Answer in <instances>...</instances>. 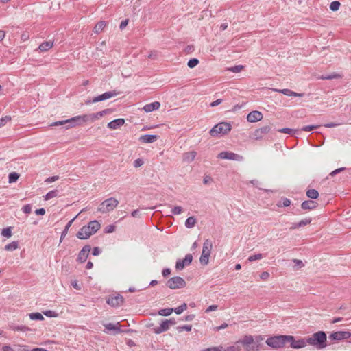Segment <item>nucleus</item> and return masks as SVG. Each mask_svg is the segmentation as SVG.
Segmentation results:
<instances>
[{
  "instance_id": "bb28decb",
  "label": "nucleus",
  "mask_w": 351,
  "mask_h": 351,
  "mask_svg": "<svg viewBox=\"0 0 351 351\" xmlns=\"http://www.w3.org/2000/svg\"><path fill=\"white\" fill-rule=\"evenodd\" d=\"M19 248L17 241H12L5 246V250L7 251H14Z\"/></svg>"
},
{
  "instance_id": "39448f33",
  "label": "nucleus",
  "mask_w": 351,
  "mask_h": 351,
  "mask_svg": "<svg viewBox=\"0 0 351 351\" xmlns=\"http://www.w3.org/2000/svg\"><path fill=\"white\" fill-rule=\"evenodd\" d=\"M232 129L231 124L227 122H221L216 124L209 132L210 136L213 137L219 135H225L230 132Z\"/></svg>"
},
{
  "instance_id": "423d86ee",
  "label": "nucleus",
  "mask_w": 351,
  "mask_h": 351,
  "mask_svg": "<svg viewBox=\"0 0 351 351\" xmlns=\"http://www.w3.org/2000/svg\"><path fill=\"white\" fill-rule=\"evenodd\" d=\"M286 343H287V335H283L273 336L266 340L267 345L275 349L283 348Z\"/></svg>"
},
{
  "instance_id": "680f3d73",
  "label": "nucleus",
  "mask_w": 351,
  "mask_h": 351,
  "mask_svg": "<svg viewBox=\"0 0 351 351\" xmlns=\"http://www.w3.org/2000/svg\"><path fill=\"white\" fill-rule=\"evenodd\" d=\"M292 131L293 130L291 129H289V128H282V129H280L278 130V132H280L281 133H285V134H291Z\"/></svg>"
},
{
  "instance_id": "de8ad7c7",
  "label": "nucleus",
  "mask_w": 351,
  "mask_h": 351,
  "mask_svg": "<svg viewBox=\"0 0 351 351\" xmlns=\"http://www.w3.org/2000/svg\"><path fill=\"white\" fill-rule=\"evenodd\" d=\"M293 263H295L294 267L298 269L302 268L304 266V264L302 261L298 259H294Z\"/></svg>"
},
{
  "instance_id": "412c9836",
  "label": "nucleus",
  "mask_w": 351,
  "mask_h": 351,
  "mask_svg": "<svg viewBox=\"0 0 351 351\" xmlns=\"http://www.w3.org/2000/svg\"><path fill=\"white\" fill-rule=\"evenodd\" d=\"M158 138L157 135L145 134L142 135L139 138V141L144 143H152Z\"/></svg>"
},
{
  "instance_id": "5fc2aeb1",
  "label": "nucleus",
  "mask_w": 351,
  "mask_h": 351,
  "mask_svg": "<svg viewBox=\"0 0 351 351\" xmlns=\"http://www.w3.org/2000/svg\"><path fill=\"white\" fill-rule=\"evenodd\" d=\"M182 207L180 206H176L173 210H172V213L174 214V215H179L182 213Z\"/></svg>"
},
{
  "instance_id": "69168bd1",
  "label": "nucleus",
  "mask_w": 351,
  "mask_h": 351,
  "mask_svg": "<svg viewBox=\"0 0 351 351\" xmlns=\"http://www.w3.org/2000/svg\"><path fill=\"white\" fill-rule=\"evenodd\" d=\"M101 252V250L98 247H95L93 250V255L94 256H98Z\"/></svg>"
},
{
  "instance_id": "393cba45",
  "label": "nucleus",
  "mask_w": 351,
  "mask_h": 351,
  "mask_svg": "<svg viewBox=\"0 0 351 351\" xmlns=\"http://www.w3.org/2000/svg\"><path fill=\"white\" fill-rule=\"evenodd\" d=\"M53 46V43L51 41H45L39 45V50L42 52H45L51 49Z\"/></svg>"
},
{
  "instance_id": "c9c22d12",
  "label": "nucleus",
  "mask_w": 351,
  "mask_h": 351,
  "mask_svg": "<svg viewBox=\"0 0 351 351\" xmlns=\"http://www.w3.org/2000/svg\"><path fill=\"white\" fill-rule=\"evenodd\" d=\"M243 69H244V66H243V65H237V66H234L228 69V71H230L233 73H239L241 71H243Z\"/></svg>"
},
{
  "instance_id": "7c9ffc66",
  "label": "nucleus",
  "mask_w": 351,
  "mask_h": 351,
  "mask_svg": "<svg viewBox=\"0 0 351 351\" xmlns=\"http://www.w3.org/2000/svg\"><path fill=\"white\" fill-rule=\"evenodd\" d=\"M241 346L236 341L233 346L228 347L223 351H241Z\"/></svg>"
},
{
  "instance_id": "e2e57ef3",
  "label": "nucleus",
  "mask_w": 351,
  "mask_h": 351,
  "mask_svg": "<svg viewBox=\"0 0 351 351\" xmlns=\"http://www.w3.org/2000/svg\"><path fill=\"white\" fill-rule=\"evenodd\" d=\"M14 351H30L27 346H19Z\"/></svg>"
},
{
  "instance_id": "8fccbe9b",
  "label": "nucleus",
  "mask_w": 351,
  "mask_h": 351,
  "mask_svg": "<svg viewBox=\"0 0 351 351\" xmlns=\"http://www.w3.org/2000/svg\"><path fill=\"white\" fill-rule=\"evenodd\" d=\"M319 126L318 125H307V126H304L302 130V131H305V132H309V131H311L315 128H317Z\"/></svg>"
},
{
  "instance_id": "5701e85b",
  "label": "nucleus",
  "mask_w": 351,
  "mask_h": 351,
  "mask_svg": "<svg viewBox=\"0 0 351 351\" xmlns=\"http://www.w3.org/2000/svg\"><path fill=\"white\" fill-rule=\"evenodd\" d=\"M160 107V104L158 101H154L148 104H146L143 107V110L146 112H151L154 110L159 109Z\"/></svg>"
},
{
  "instance_id": "f8f14e48",
  "label": "nucleus",
  "mask_w": 351,
  "mask_h": 351,
  "mask_svg": "<svg viewBox=\"0 0 351 351\" xmlns=\"http://www.w3.org/2000/svg\"><path fill=\"white\" fill-rule=\"evenodd\" d=\"M90 250L91 247L90 245H86L84 246L78 254L77 261L79 262L80 263H84L86 261L87 258L88 257Z\"/></svg>"
},
{
  "instance_id": "6e6d98bb",
  "label": "nucleus",
  "mask_w": 351,
  "mask_h": 351,
  "mask_svg": "<svg viewBox=\"0 0 351 351\" xmlns=\"http://www.w3.org/2000/svg\"><path fill=\"white\" fill-rule=\"evenodd\" d=\"M228 326V324L226 323H223V324H221V326H216L214 328V330L215 331H219L220 330H222V329H225Z\"/></svg>"
},
{
  "instance_id": "ddd939ff",
  "label": "nucleus",
  "mask_w": 351,
  "mask_h": 351,
  "mask_svg": "<svg viewBox=\"0 0 351 351\" xmlns=\"http://www.w3.org/2000/svg\"><path fill=\"white\" fill-rule=\"evenodd\" d=\"M118 95H119V92H117L116 90H112V91H110V92H106V93H103V94H101L100 95L95 97L93 99V103H97V102H99V101L106 100V99H110L112 97H116Z\"/></svg>"
},
{
  "instance_id": "774afa93",
  "label": "nucleus",
  "mask_w": 351,
  "mask_h": 351,
  "mask_svg": "<svg viewBox=\"0 0 351 351\" xmlns=\"http://www.w3.org/2000/svg\"><path fill=\"white\" fill-rule=\"evenodd\" d=\"M3 351H14V350L10 346L5 345L2 347Z\"/></svg>"
},
{
  "instance_id": "20e7f679",
  "label": "nucleus",
  "mask_w": 351,
  "mask_h": 351,
  "mask_svg": "<svg viewBox=\"0 0 351 351\" xmlns=\"http://www.w3.org/2000/svg\"><path fill=\"white\" fill-rule=\"evenodd\" d=\"M308 344L322 350L327 346V337L324 331H318L307 337Z\"/></svg>"
},
{
  "instance_id": "f257e3e1",
  "label": "nucleus",
  "mask_w": 351,
  "mask_h": 351,
  "mask_svg": "<svg viewBox=\"0 0 351 351\" xmlns=\"http://www.w3.org/2000/svg\"><path fill=\"white\" fill-rule=\"evenodd\" d=\"M112 112V110L111 109L108 108L98 112L89 114L78 115L66 120L56 121L54 122L51 125H62L65 123H69L70 125H69L67 128H73L77 125H80L84 123H93L97 120L100 119L101 117L110 114Z\"/></svg>"
},
{
  "instance_id": "4c0bfd02",
  "label": "nucleus",
  "mask_w": 351,
  "mask_h": 351,
  "mask_svg": "<svg viewBox=\"0 0 351 351\" xmlns=\"http://www.w3.org/2000/svg\"><path fill=\"white\" fill-rule=\"evenodd\" d=\"M173 311V308H164V309H161L158 313H159V315H162V316H168V315H170Z\"/></svg>"
},
{
  "instance_id": "7ed1b4c3",
  "label": "nucleus",
  "mask_w": 351,
  "mask_h": 351,
  "mask_svg": "<svg viewBox=\"0 0 351 351\" xmlns=\"http://www.w3.org/2000/svg\"><path fill=\"white\" fill-rule=\"evenodd\" d=\"M101 228L100 223L97 221H91L88 225L84 226L77 233V237L80 239H87L91 235L96 233Z\"/></svg>"
},
{
  "instance_id": "cd10ccee",
  "label": "nucleus",
  "mask_w": 351,
  "mask_h": 351,
  "mask_svg": "<svg viewBox=\"0 0 351 351\" xmlns=\"http://www.w3.org/2000/svg\"><path fill=\"white\" fill-rule=\"evenodd\" d=\"M306 195L311 199H317L319 196V193L315 189H308L306 191Z\"/></svg>"
},
{
  "instance_id": "37998d69",
  "label": "nucleus",
  "mask_w": 351,
  "mask_h": 351,
  "mask_svg": "<svg viewBox=\"0 0 351 351\" xmlns=\"http://www.w3.org/2000/svg\"><path fill=\"white\" fill-rule=\"evenodd\" d=\"M192 329V326L191 325H184V326H179L177 328V330L179 332H182L183 330H186V331H191Z\"/></svg>"
},
{
  "instance_id": "473e14b6",
  "label": "nucleus",
  "mask_w": 351,
  "mask_h": 351,
  "mask_svg": "<svg viewBox=\"0 0 351 351\" xmlns=\"http://www.w3.org/2000/svg\"><path fill=\"white\" fill-rule=\"evenodd\" d=\"M186 308H187V305L186 303H184L181 306L173 309V311L176 314L179 315V314H181L182 312H184L185 310H186Z\"/></svg>"
},
{
  "instance_id": "a18cd8bd",
  "label": "nucleus",
  "mask_w": 351,
  "mask_h": 351,
  "mask_svg": "<svg viewBox=\"0 0 351 351\" xmlns=\"http://www.w3.org/2000/svg\"><path fill=\"white\" fill-rule=\"evenodd\" d=\"M269 130H270V128L269 126H265V127H263V128L257 130L256 131V134H266V133L269 132Z\"/></svg>"
},
{
  "instance_id": "0eeeda50",
  "label": "nucleus",
  "mask_w": 351,
  "mask_h": 351,
  "mask_svg": "<svg viewBox=\"0 0 351 351\" xmlns=\"http://www.w3.org/2000/svg\"><path fill=\"white\" fill-rule=\"evenodd\" d=\"M119 201L115 198L110 197L104 201L99 206L98 210L105 213L113 210L118 205Z\"/></svg>"
},
{
  "instance_id": "9d476101",
  "label": "nucleus",
  "mask_w": 351,
  "mask_h": 351,
  "mask_svg": "<svg viewBox=\"0 0 351 351\" xmlns=\"http://www.w3.org/2000/svg\"><path fill=\"white\" fill-rule=\"evenodd\" d=\"M167 285L169 288L171 289H180L185 287L186 282L182 278L176 276L170 278L167 281Z\"/></svg>"
},
{
  "instance_id": "3c124183",
  "label": "nucleus",
  "mask_w": 351,
  "mask_h": 351,
  "mask_svg": "<svg viewBox=\"0 0 351 351\" xmlns=\"http://www.w3.org/2000/svg\"><path fill=\"white\" fill-rule=\"evenodd\" d=\"M269 274L267 271H263L261 274L260 278L263 280H267L269 278Z\"/></svg>"
},
{
  "instance_id": "72a5a7b5",
  "label": "nucleus",
  "mask_w": 351,
  "mask_h": 351,
  "mask_svg": "<svg viewBox=\"0 0 351 351\" xmlns=\"http://www.w3.org/2000/svg\"><path fill=\"white\" fill-rule=\"evenodd\" d=\"M57 194H58L57 191H56V190L51 191L45 195V196L44 197V199H45V200H49L50 199H52V198L56 197Z\"/></svg>"
},
{
  "instance_id": "13d9d810",
  "label": "nucleus",
  "mask_w": 351,
  "mask_h": 351,
  "mask_svg": "<svg viewBox=\"0 0 351 351\" xmlns=\"http://www.w3.org/2000/svg\"><path fill=\"white\" fill-rule=\"evenodd\" d=\"M218 306L217 305H210L209 306L206 310V313H209L210 311H216L217 309Z\"/></svg>"
},
{
  "instance_id": "2eb2a0df",
  "label": "nucleus",
  "mask_w": 351,
  "mask_h": 351,
  "mask_svg": "<svg viewBox=\"0 0 351 351\" xmlns=\"http://www.w3.org/2000/svg\"><path fill=\"white\" fill-rule=\"evenodd\" d=\"M124 299L120 295H111L107 299V303L112 306H119L123 303Z\"/></svg>"
},
{
  "instance_id": "a211bd4d",
  "label": "nucleus",
  "mask_w": 351,
  "mask_h": 351,
  "mask_svg": "<svg viewBox=\"0 0 351 351\" xmlns=\"http://www.w3.org/2000/svg\"><path fill=\"white\" fill-rule=\"evenodd\" d=\"M125 124L124 119H117L109 122L107 125L108 128L112 130H117Z\"/></svg>"
},
{
  "instance_id": "dca6fc26",
  "label": "nucleus",
  "mask_w": 351,
  "mask_h": 351,
  "mask_svg": "<svg viewBox=\"0 0 351 351\" xmlns=\"http://www.w3.org/2000/svg\"><path fill=\"white\" fill-rule=\"evenodd\" d=\"M263 114L257 110L250 112L247 116V121L250 123H255L261 121L263 119Z\"/></svg>"
},
{
  "instance_id": "338daca9",
  "label": "nucleus",
  "mask_w": 351,
  "mask_h": 351,
  "mask_svg": "<svg viewBox=\"0 0 351 351\" xmlns=\"http://www.w3.org/2000/svg\"><path fill=\"white\" fill-rule=\"evenodd\" d=\"M114 226H108L106 228V232L110 233L114 231Z\"/></svg>"
},
{
  "instance_id": "1a4fd4ad",
  "label": "nucleus",
  "mask_w": 351,
  "mask_h": 351,
  "mask_svg": "<svg viewBox=\"0 0 351 351\" xmlns=\"http://www.w3.org/2000/svg\"><path fill=\"white\" fill-rule=\"evenodd\" d=\"M287 343H290V346L294 349H300L306 347L308 344L307 338L295 339L292 335H287Z\"/></svg>"
},
{
  "instance_id": "58836bf2",
  "label": "nucleus",
  "mask_w": 351,
  "mask_h": 351,
  "mask_svg": "<svg viewBox=\"0 0 351 351\" xmlns=\"http://www.w3.org/2000/svg\"><path fill=\"white\" fill-rule=\"evenodd\" d=\"M263 258V256L262 254H257L254 255H251L248 257L247 260L250 262H253L256 260H261Z\"/></svg>"
},
{
  "instance_id": "f03ea898",
  "label": "nucleus",
  "mask_w": 351,
  "mask_h": 351,
  "mask_svg": "<svg viewBox=\"0 0 351 351\" xmlns=\"http://www.w3.org/2000/svg\"><path fill=\"white\" fill-rule=\"evenodd\" d=\"M263 340L261 335L254 337L252 335H245L237 342L242 347L244 351H258L260 350V343Z\"/></svg>"
},
{
  "instance_id": "49530a36",
  "label": "nucleus",
  "mask_w": 351,
  "mask_h": 351,
  "mask_svg": "<svg viewBox=\"0 0 351 351\" xmlns=\"http://www.w3.org/2000/svg\"><path fill=\"white\" fill-rule=\"evenodd\" d=\"M11 118L8 116H5V117H2L0 119V128L4 126L6 123L10 121Z\"/></svg>"
},
{
  "instance_id": "b1692460",
  "label": "nucleus",
  "mask_w": 351,
  "mask_h": 351,
  "mask_svg": "<svg viewBox=\"0 0 351 351\" xmlns=\"http://www.w3.org/2000/svg\"><path fill=\"white\" fill-rule=\"evenodd\" d=\"M274 90L276 92H280V93H281L285 95H288V96L303 97V95H304L303 93H298L293 92L287 88L282 89V90L274 89Z\"/></svg>"
},
{
  "instance_id": "a878e982",
  "label": "nucleus",
  "mask_w": 351,
  "mask_h": 351,
  "mask_svg": "<svg viewBox=\"0 0 351 351\" xmlns=\"http://www.w3.org/2000/svg\"><path fill=\"white\" fill-rule=\"evenodd\" d=\"M301 207L304 210H312L317 207V203L313 201H304L302 202Z\"/></svg>"
},
{
  "instance_id": "4be33fe9",
  "label": "nucleus",
  "mask_w": 351,
  "mask_h": 351,
  "mask_svg": "<svg viewBox=\"0 0 351 351\" xmlns=\"http://www.w3.org/2000/svg\"><path fill=\"white\" fill-rule=\"evenodd\" d=\"M197 152L195 151L185 152L183 154V161L186 163H190L195 160Z\"/></svg>"
},
{
  "instance_id": "864d4df0",
  "label": "nucleus",
  "mask_w": 351,
  "mask_h": 351,
  "mask_svg": "<svg viewBox=\"0 0 351 351\" xmlns=\"http://www.w3.org/2000/svg\"><path fill=\"white\" fill-rule=\"evenodd\" d=\"M71 285L74 289L76 290H80L82 287L81 285H80L77 282V280H73L71 282Z\"/></svg>"
},
{
  "instance_id": "052dcab7",
  "label": "nucleus",
  "mask_w": 351,
  "mask_h": 351,
  "mask_svg": "<svg viewBox=\"0 0 351 351\" xmlns=\"http://www.w3.org/2000/svg\"><path fill=\"white\" fill-rule=\"evenodd\" d=\"M221 102H222V99H218L213 101L212 103H210V105L211 107H215V106H217L221 104Z\"/></svg>"
},
{
  "instance_id": "6e6552de",
  "label": "nucleus",
  "mask_w": 351,
  "mask_h": 351,
  "mask_svg": "<svg viewBox=\"0 0 351 351\" xmlns=\"http://www.w3.org/2000/svg\"><path fill=\"white\" fill-rule=\"evenodd\" d=\"M213 243L210 240L206 239L203 245L202 255L200 256V262L203 265H207L209 261Z\"/></svg>"
},
{
  "instance_id": "a19ab883",
  "label": "nucleus",
  "mask_w": 351,
  "mask_h": 351,
  "mask_svg": "<svg viewBox=\"0 0 351 351\" xmlns=\"http://www.w3.org/2000/svg\"><path fill=\"white\" fill-rule=\"evenodd\" d=\"M119 325V323H117V325L110 323V324H106L105 327L107 330H119V328L118 326Z\"/></svg>"
},
{
  "instance_id": "79ce46f5",
  "label": "nucleus",
  "mask_w": 351,
  "mask_h": 351,
  "mask_svg": "<svg viewBox=\"0 0 351 351\" xmlns=\"http://www.w3.org/2000/svg\"><path fill=\"white\" fill-rule=\"evenodd\" d=\"M198 63L199 60L197 58H193L188 62L187 65L189 68L192 69L196 66L198 64Z\"/></svg>"
},
{
  "instance_id": "9b49d317",
  "label": "nucleus",
  "mask_w": 351,
  "mask_h": 351,
  "mask_svg": "<svg viewBox=\"0 0 351 351\" xmlns=\"http://www.w3.org/2000/svg\"><path fill=\"white\" fill-rule=\"evenodd\" d=\"M219 159L240 161L243 157L232 152H221L217 155Z\"/></svg>"
},
{
  "instance_id": "ea45409f",
  "label": "nucleus",
  "mask_w": 351,
  "mask_h": 351,
  "mask_svg": "<svg viewBox=\"0 0 351 351\" xmlns=\"http://www.w3.org/2000/svg\"><path fill=\"white\" fill-rule=\"evenodd\" d=\"M105 27V23H97L94 27L95 33L99 34L104 30Z\"/></svg>"
},
{
  "instance_id": "c85d7f7f",
  "label": "nucleus",
  "mask_w": 351,
  "mask_h": 351,
  "mask_svg": "<svg viewBox=\"0 0 351 351\" xmlns=\"http://www.w3.org/2000/svg\"><path fill=\"white\" fill-rule=\"evenodd\" d=\"M195 223H196L195 218L193 217H189L186 220L185 226H186V227L191 228L193 227L195 225Z\"/></svg>"
},
{
  "instance_id": "0e129e2a",
  "label": "nucleus",
  "mask_w": 351,
  "mask_h": 351,
  "mask_svg": "<svg viewBox=\"0 0 351 351\" xmlns=\"http://www.w3.org/2000/svg\"><path fill=\"white\" fill-rule=\"evenodd\" d=\"M35 213L37 215H44L45 214V210L44 208H39L36 210Z\"/></svg>"
},
{
  "instance_id": "2f4dec72",
  "label": "nucleus",
  "mask_w": 351,
  "mask_h": 351,
  "mask_svg": "<svg viewBox=\"0 0 351 351\" xmlns=\"http://www.w3.org/2000/svg\"><path fill=\"white\" fill-rule=\"evenodd\" d=\"M19 178V175L16 172H12L9 174L8 179L9 183H13L16 182Z\"/></svg>"
},
{
  "instance_id": "e433bc0d",
  "label": "nucleus",
  "mask_w": 351,
  "mask_h": 351,
  "mask_svg": "<svg viewBox=\"0 0 351 351\" xmlns=\"http://www.w3.org/2000/svg\"><path fill=\"white\" fill-rule=\"evenodd\" d=\"M1 235L5 237H6V238L11 237V236H12L11 228L9 227V228H6L3 229V230L1 231Z\"/></svg>"
},
{
  "instance_id": "09e8293b",
  "label": "nucleus",
  "mask_w": 351,
  "mask_h": 351,
  "mask_svg": "<svg viewBox=\"0 0 351 351\" xmlns=\"http://www.w3.org/2000/svg\"><path fill=\"white\" fill-rule=\"evenodd\" d=\"M22 210L25 214H29L32 212V206L30 204H26L22 208Z\"/></svg>"
},
{
  "instance_id": "f3484780",
  "label": "nucleus",
  "mask_w": 351,
  "mask_h": 351,
  "mask_svg": "<svg viewBox=\"0 0 351 351\" xmlns=\"http://www.w3.org/2000/svg\"><path fill=\"white\" fill-rule=\"evenodd\" d=\"M193 256L191 254L186 255L183 260H180L176 263V268L178 269H182L186 265H189L192 262Z\"/></svg>"
},
{
  "instance_id": "aec40b11",
  "label": "nucleus",
  "mask_w": 351,
  "mask_h": 351,
  "mask_svg": "<svg viewBox=\"0 0 351 351\" xmlns=\"http://www.w3.org/2000/svg\"><path fill=\"white\" fill-rule=\"evenodd\" d=\"M311 221H312L311 218H310V217L304 218V219L300 220L298 223H293L292 226L291 227V229H292V230L298 229L301 227L306 226L310 224L311 223Z\"/></svg>"
},
{
  "instance_id": "4468645a",
  "label": "nucleus",
  "mask_w": 351,
  "mask_h": 351,
  "mask_svg": "<svg viewBox=\"0 0 351 351\" xmlns=\"http://www.w3.org/2000/svg\"><path fill=\"white\" fill-rule=\"evenodd\" d=\"M350 337L351 333L349 331H337L331 333L329 338L332 340H342L348 339Z\"/></svg>"
},
{
  "instance_id": "c03bdc74",
  "label": "nucleus",
  "mask_w": 351,
  "mask_h": 351,
  "mask_svg": "<svg viewBox=\"0 0 351 351\" xmlns=\"http://www.w3.org/2000/svg\"><path fill=\"white\" fill-rule=\"evenodd\" d=\"M43 314L48 317H56L58 316L55 311L51 310L44 311Z\"/></svg>"
},
{
  "instance_id": "c756f323",
  "label": "nucleus",
  "mask_w": 351,
  "mask_h": 351,
  "mask_svg": "<svg viewBox=\"0 0 351 351\" xmlns=\"http://www.w3.org/2000/svg\"><path fill=\"white\" fill-rule=\"evenodd\" d=\"M29 318L32 320H43L44 317L40 313H32L29 314Z\"/></svg>"
},
{
  "instance_id": "6ab92c4d",
  "label": "nucleus",
  "mask_w": 351,
  "mask_h": 351,
  "mask_svg": "<svg viewBox=\"0 0 351 351\" xmlns=\"http://www.w3.org/2000/svg\"><path fill=\"white\" fill-rule=\"evenodd\" d=\"M170 324H174V322L171 320H166L161 323L160 326L154 329L156 333H161L167 331L169 328Z\"/></svg>"
},
{
  "instance_id": "bf43d9fd",
  "label": "nucleus",
  "mask_w": 351,
  "mask_h": 351,
  "mask_svg": "<svg viewBox=\"0 0 351 351\" xmlns=\"http://www.w3.org/2000/svg\"><path fill=\"white\" fill-rule=\"evenodd\" d=\"M58 178H59L58 176L49 177L47 179H46L45 182L51 183V182H55V181L58 180Z\"/></svg>"
},
{
  "instance_id": "f704fd0d",
  "label": "nucleus",
  "mask_w": 351,
  "mask_h": 351,
  "mask_svg": "<svg viewBox=\"0 0 351 351\" xmlns=\"http://www.w3.org/2000/svg\"><path fill=\"white\" fill-rule=\"evenodd\" d=\"M340 6H341L340 2L337 1H334L330 3V9L332 11H337L339 9Z\"/></svg>"
},
{
  "instance_id": "4d7b16f0",
  "label": "nucleus",
  "mask_w": 351,
  "mask_h": 351,
  "mask_svg": "<svg viewBox=\"0 0 351 351\" xmlns=\"http://www.w3.org/2000/svg\"><path fill=\"white\" fill-rule=\"evenodd\" d=\"M223 348L221 346L218 347H213L208 349L204 350V351H222Z\"/></svg>"
},
{
  "instance_id": "603ef678",
  "label": "nucleus",
  "mask_w": 351,
  "mask_h": 351,
  "mask_svg": "<svg viewBox=\"0 0 351 351\" xmlns=\"http://www.w3.org/2000/svg\"><path fill=\"white\" fill-rule=\"evenodd\" d=\"M143 165V160L141 158H138L134 160V166L135 167H139Z\"/></svg>"
}]
</instances>
